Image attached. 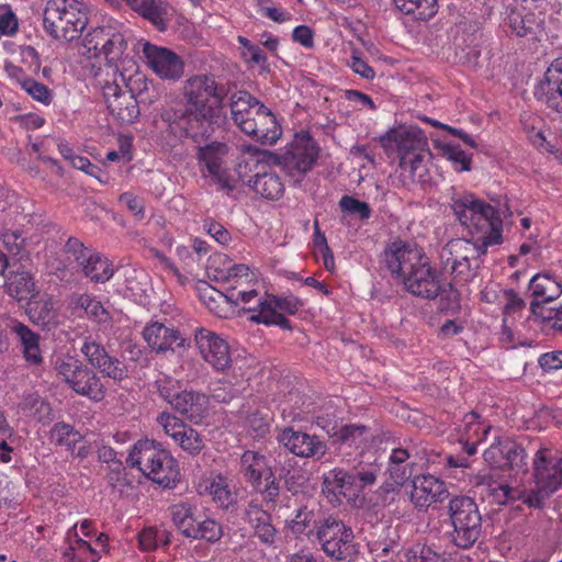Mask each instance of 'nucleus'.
<instances>
[{"label": "nucleus", "mask_w": 562, "mask_h": 562, "mask_svg": "<svg viewBox=\"0 0 562 562\" xmlns=\"http://www.w3.org/2000/svg\"><path fill=\"white\" fill-rule=\"evenodd\" d=\"M173 442L189 456H198L205 447L204 437L188 424L182 428Z\"/></svg>", "instance_id": "49"}, {"label": "nucleus", "mask_w": 562, "mask_h": 562, "mask_svg": "<svg viewBox=\"0 0 562 562\" xmlns=\"http://www.w3.org/2000/svg\"><path fill=\"white\" fill-rule=\"evenodd\" d=\"M120 81L117 78L114 79V86H110L104 95L108 98V109L113 116L122 124H130L137 119L139 111L134 98L128 93H120V82L125 83V77L121 72L119 74Z\"/></svg>", "instance_id": "24"}, {"label": "nucleus", "mask_w": 562, "mask_h": 562, "mask_svg": "<svg viewBox=\"0 0 562 562\" xmlns=\"http://www.w3.org/2000/svg\"><path fill=\"white\" fill-rule=\"evenodd\" d=\"M428 145L414 154L400 160L401 177L412 182L424 183L428 181Z\"/></svg>", "instance_id": "35"}, {"label": "nucleus", "mask_w": 562, "mask_h": 562, "mask_svg": "<svg viewBox=\"0 0 562 562\" xmlns=\"http://www.w3.org/2000/svg\"><path fill=\"white\" fill-rule=\"evenodd\" d=\"M171 517L173 524L187 537L189 529L193 527L198 516L194 515V509L190 504H177L171 508Z\"/></svg>", "instance_id": "58"}, {"label": "nucleus", "mask_w": 562, "mask_h": 562, "mask_svg": "<svg viewBox=\"0 0 562 562\" xmlns=\"http://www.w3.org/2000/svg\"><path fill=\"white\" fill-rule=\"evenodd\" d=\"M256 281V273L255 271H251L250 268L246 265H234L229 270L227 274V282L231 284V293H229V300L235 302V304H241L244 306V303L241 300H237V293L240 290H254L252 282Z\"/></svg>", "instance_id": "40"}, {"label": "nucleus", "mask_w": 562, "mask_h": 562, "mask_svg": "<svg viewBox=\"0 0 562 562\" xmlns=\"http://www.w3.org/2000/svg\"><path fill=\"white\" fill-rule=\"evenodd\" d=\"M128 5L153 24H164V12L157 0H132Z\"/></svg>", "instance_id": "57"}, {"label": "nucleus", "mask_w": 562, "mask_h": 562, "mask_svg": "<svg viewBox=\"0 0 562 562\" xmlns=\"http://www.w3.org/2000/svg\"><path fill=\"white\" fill-rule=\"evenodd\" d=\"M316 538L325 554L336 561L348 560L357 552L352 529L336 517L319 521Z\"/></svg>", "instance_id": "12"}, {"label": "nucleus", "mask_w": 562, "mask_h": 562, "mask_svg": "<svg viewBox=\"0 0 562 562\" xmlns=\"http://www.w3.org/2000/svg\"><path fill=\"white\" fill-rule=\"evenodd\" d=\"M125 295H130L134 300L142 301L147 291V276L144 271L135 269H125Z\"/></svg>", "instance_id": "53"}, {"label": "nucleus", "mask_w": 562, "mask_h": 562, "mask_svg": "<svg viewBox=\"0 0 562 562\" xmlns=\"http://www.w3.org/2000/svg\"><path fill=\"white\" fill-rule=\"evenodd\" d=\"M4 290L18 301L30 300L35 293V283L31 273L21 265L4 276Z\"/></svg>", "instance_id": "31"}, {"label": "nucleus", "mask_w": 562, "mask_h": 562, "mask_svg": "<svg viewBox=\"0 0 562 562\" xmlns=\"http://www.w3.org/2000/svg\"><path fill=\"white\" fill-rule=\"evenodd\" d=\"M228 147L223 143H211L199 148L198 159L207 171V176L222 189L232 190L236 187V180L226 166Z\"/></svg>", "instance_id": "16"}, {"label": "nucleus", "mask_w": 562, "mask_h": 562, "mask_svg": "<svg viewBox=\"0 0 562 562\" xmlns=\"http://www.w3.org/2000/svg\"><path fill=\"white\" fill-rule=\"evenodd\" d=\"M21 409L42 424L49 423L53 419L50 405L36 393H30L24 396Z\"/></svg>", "instance_id": "50"}, {"label": "nucleus", "mask_w": 562, "mask_h": 562, "mask_svg": "<svg viewBox=\"0 0 562 562\" xmlns=\"http://www.w3.org/2000/svg\"><path fill=\"white\" fill-rule=\"evenodd\" d=\"M126 464L164 487H172L179 481L177 460L161 443L148 438L139 439L133 445Z\"/></svg>", "instance_id": "5"}, {"label": "nucleus", "mask_w": 562, "mask_h": 562, "mask_svg": "<svg viewBox=\"0 0 562 562\" xmlns=\"http://www.w3.org/2000/svg\"><path fill=\"white\" fill-rule=\"evenodd\" d=\"M314 507V503L301 505L294 510V516L286 520V527L293 535L300 536L312 532V526L315 524Z\"/></svg>", "instance_id": "45"}, {"label": "nucleus", "mask_w": 562, "mask_h": 562, "mask_svg": "<svg viewBox=\"0 0 562 562\" xmlns=\"http://www.w3.org/2000/svg\"><path fill=\"white\" fill-rule=\"evenodd\" d=\"M80 351L89 364L102 375L115 381H121L126 376L125 366L117 358L111 357L103 345L97 342L92 337H85Z\"/></svg>", "instance_id": "20"}, {"label": "nucleus", "mask_w": 562, "mask_h": 562, "mask_svg": "<svg viewBox=\"0 0 562 562\" xmlns=\"http://www.w3.org/2000/svg\"><path fill=\"white\" fill-rule=\"evenodd\" d=\"M223 536V528L220 522L212 518H196L193 527L189 529L188 538L202 539L209 542H216Z\"/></svg>", "instance_id": "47"}, {"label": "nucleus", "mask_w": 562, "mask_h": 562, "mask_svg": "<svg viewBox=\"0 0 562 562\" xmlns=\"http://www.w3.org/2000/svg\"><path fill=\"white\" fill-rule=\"evenodd\" d=\"M383 261L392 278L414 296L435 300L451 288L424 249L414 243L394 240L383 252Z\"/></svg>", "instance_id": "2"}, {"label": "nucleus", "mask_w": 562, "mask_h": 562, "mask_svg": "<svg viewBox=\"0 0 562 562\" xmlns=\"http://www.w3.org/2000/svg\"><path fill=\"white\" fill-rule=\"evenodd\" d=\"M159 395L171 406V402L182 392L180 383L172 376L161 374L155 382Z\"/></svg>", "instance_id": "60"}, {"label": "nucleus", "mask_w": 562, "mask_h": 562, "mask_svg": "<svg viewBox=\"0 0 562 562\" xmlns=\"http://www.w3.org/2000/svg\"><path fill=\"white\" fill-rule=\"evenodd\" d=\"M171 407L190 423L200 425L209 412V398L195 391H182L171 402Z\"/></svg>", "instance_id": "25"}, {"label": "nucleus", "mask_w": 562, "mask_h": 562, "mask_svg": "<svg viewBox=\"0 0 562 562\" xmlns=\"http://www.w3.org/2000/svg\"><path fill=\"white\" fill-rule=\"evenodd\" d=\"M448 496L446 483L431 474L417 475L412 480L411 502L420 509H427Z\"/></svg>", "instance_id": "22"}, {"label": "nucleus", "mask_w": 562, "mask_h": 562, "mask_svg": "<svg viewBox=\"0 0 562 562\" xmlns=\"http://www.w3.org/2000/svg\"><path fill=\"white\" fill-rule=\"evenodd\" d=\"M198 491L201 495L211 496L212 499L223 508H227L234 502L228 480L221 473H211L205 476L199 483Z\"/></svg>", "instance_id": "33"}, {"label": "nucleus", "mask_w": 562, "mask_h": 562, "mask_svg": "<svg viewBox=\"0 0 562 562\" xmlns=\"http://www.w3.org/2000/svg\"><path fill=\"white\" fill-rule=\"evenodd\" d=\"M111 26L95 27L88 32L82 41L81 54L88 58L100 57Z\"/></svg>", "instance_id": "48"}, {"label": "nucleus", "mask_w": 562, "mask_h": 562, "mask_svg": "<svg viewBox=\"0 0 562 562\" xmlns=\"http://www.w3.org/2000/svg\"><path fill=\"white\" fill-rule=\"evenodd\" d=\"M21 345V350L24 359L33 366L41 364L43 361L42 351L40 348V337L33 333L26 325L22 323H14L11 326Z\"/></svg>", "instance_id": "37"}, {"label": "nucleus", "mask_w": 562, "mask_h": 562, "mask_svg": "<svg viewBox=\"0 0 562 562\" xmlns=\"http://www.w3.org/2000/svg\"><path fill=\"white\" fill-rule=\"evenodd\" d=\"M54 369L58 378L78 395L95 402L104 398L105 387L100 376L78 358L61 355L56 358Z\"/></svg>", "instance_id": "10"}, {"label": "nucleus", "mask_w": 562, "mask_h": 562, "mask_svg": "<svg viewBox=\"0 0 562 562\" xmlns=\"http://www.w3.org/2000/svg\"><path fill=\"white\" fill-rule=\"evenodd\" d=\"M157 424L164 430L165 435L172 440L177 438L182 428L187 425L182 419L169 412L160 413L156 418Z\"/></svg>", "instance_id": "63"}, {"label": "nucleus", "mask_w": 562, "mask_h": 562, "mask_svg": "<svg viewBox=\"0 0 562 562\" xmlns=\"http://www.w3.org/2000/svg\"><path fill=\"white\" fill-rule=\"evenodd\" d=\"M65 557L68 562H98L100 560L99 549L79 538L76 532L74 539L69 540Z\"/></svg>", "instance_id": "43"}, {"label": "nucleus", "mask_w": 562, "mask_h": 562, "mask_svg": "<svg viewBox=\"0 0 562 562\" xmlns=\"http://www.w3.org/2000/svg\"><path fill=\"white\" fill-rule=\"evenodd\" d=\"M318 157V147L308 135H295L277 162L295 182H300L313 168Z\"/></svg>", "instance_id": "14"}, {"label": "nucleus", "mask_w": 562, "mask_h": 562, "mask_svg": "<svg viewBox=\"0 0 562 562\" xmlns=\"http://www.w3.org/2000/svg\"><path fill=\"white\" fill-rule=\"evenodd\" d=\"M88 24V13L78 0H48L43 14L45 32L54 40L71 42Z\"/></svg>", "instance_id": "7"}, {"label": "nucleus", "mask_w": 562, "mask_h": 562, "mask_svg": "<svg viewBox=\"0 0 562 562\" xmlns=\"http://www.w3.org/2000/svg\"><path fill=\"white\" fill-rule=\"evenodd\" d=\"M449 191L453 214L470 237L451 239L441 248L439 258L445 271L464 260H480L490 247L503 243V220L493 205L454 187Z\"/></svg>", "instance_id": "1"}, {"label": "nucleus", "mask_w": 562, "mask_h": 562, "mask_svg": "<svg viewBox=\"0 0 562 562\" xmlns=\"http://www.w3.org/2000/svg\"><path fill=\"white\" fill-rule=\"evenodd\" d=\"M529 289L533 296L543 302L554 301L562 294L561 282L547 273L533 276Z\"/></svg>", "instance_id": "41"}, {"label": "nucleus", "mask_w": 562, "mask_h": 562, "mask_svg": "<svg viewBox=\"0 0 562 562\" xmlns=\"http://www.w3.org/2000/svg\"><path fill=\"white\" fill-rule=\"evenodd\" d=\"M481 483L487 486V490L493 497V502L499 505H504L515 499H521L524 502V496L528 493V491H516L507 484H498L492 481L490 476H482Z\"/></svg>", "instance_id": "52"}, {"label": "nucleus", "mask_w": 562, "mask_h": 562, "mask_svg": "<svg viewBox=\"0 0 562 562\" xmlns=\"http://www.w3.org/2000/svg\"><path fill=\"white\" fill-rule=\"evenodd\" d=\"M536 488L524 496V504L540 508L544 501L562 487V457L549 448H540L533 456Z\"/></svg>", "instance_id": "9"}, {"label": "nucleus", "mask_w": 562, "mask_h": 562, "mask_svg": "<svg viewBox=\"0 0 562 562\" xmlns=\"http://www.w3.org/2000/svg\"><path fill=\"white\" fill-rule=\"evenodd\" d=\"M194 340L201 357L213 369L223 371L232 362L227 341L216 333L207 328H199L195 331Z\"/></svg>", "instance_id": "19"}, {"label": "nucleus", "mask_w": 562, "mask_h": 562, "mask_svg": "<svg viewBox=\"0 0 562 562\" xmlns=\"http://www.w3.org/2000/svg\"><path fill=\"white\" fill-rule=\"evenodd\" d=\"M21 88L35 101L42 103L43 105H49L53 102L54 93L53 91L42 82L37 80L25 77L20 79Z\"/></svg>", "instance_id": "56"}, {"label": "nucleus", "mask_w": 562, "mask_h": 562, "mask_svg": "<svg viewBox=\"0 0 562 562\" xmlns=\"http://www.w3.org/2000/svg\"><path fill=\"white\" fill-rule=\"evenodd\" d=\"M438 0H394L395 7L416 20H429L437 13Z\"/></svg>", "instance_id": "42"}, {"label": "nucleus", "mask_w": 562, "mask_h": 562, "mask_svg": "<svg viewBox=\"0 0 562 562\" xmlns=\"http://www.w3.org/2000/svg\"><path fill=\"white\" fill-rule=\"evenodd\" d=\"M381 472V464L374 458L366 464H360L351 472L335 468L323 474L322 491L330 502L357 504L363 499L364 491L371 488Z\"/></svg>", "instance_id": "6"}, {"label": "nucleus", "mask_w": 562, "mask_h": 562, "mask_svg": "<svg viewBox=\"0 0 562 562\" xmlns=\"http://www.w3.org/2000/svg\"><path fill=\"white\" fill-rule=\"evenodd\" d=\"M449 514L454 544L461 549L471 548L479 539L482 527L477 505L471 497L456 496L449 502Z\"/></svg>", "instance_id": "11"}, {"label": "nucleus", "mask_w": 562, "mask_h": 562, "mask_svg": "<svg viewBox=\"0 0 562 562\" xmlns=\"http://www.w3.org/2000/svg\"><path fill=\"white\" fill-rule=\"evenodd\" d=\"M29 315L31 321L44 329L50 330L58 324V313L50 297H43L30 303Z\"/></svg>", "instance_id": "39"}, {"label": "nucleus", "mask_w": 562, "mask_h": 562, "mask_svg": "<svg viewBox=\"0 0 562 562\" xmlns=\"http://www.w3.org/2000/svg\"><path fill=\"white\" fill-rule=\"evenodd\" d=\"M381 143L385 151L389 155H395L398 160L428 145L426 135L417 126H401L392 130L382 137Z\"/></svg>", "instance_id": "18"}, {"label": "nucleus", "mask_w": 562, "mask_h": 562, "mask_svg": "<svg viewBox=\"0 0 562 562\" xmlns=\"http://www.w3.org/2000/svg\"><path fill=\"white\" fill-rule=\"evenodd\" d=\"M265 106L247 91H238L232 95L231 113L235 124L244 131H254V116L258 115V108Z\"/></svg>", "instance_id": "26"}, {"label": "nucleus", "mask_w": 562, "mask_h": 562, "mask_svg": "<svg viewBox=\"0 0 562 562\" xmlns=\"http://www.w3.org/2000/svg\"><path fill=\"white\" fill-rule=\"evenodd\" d=\"M239 471L265 501L273 502L279 495V484L265 454L246 450L240 457Z\"/></svg>", "instance_id": "13"}, {"label": "nucleus", "mask_w": 562, "mask_h": 562, "mask_svg": "<svg viewBox=\"0 0 562 562\" xmlns=\"http://www.w3.org/2000/svg\"><path fill=\"white\" fill-rule=\"evenodd\" d=\"M226 94V88L218 86L212 76H192L183 86L186 108L166 109L161 119L172 133L194 137L207 132Z\"/></svg>", "instance_id": "3"}, {"label": "nucleus", "mask_w": 562, "mask_h": 562, "mask_svg": "<svg viewBox=\"0 0 562 562\" xmlns=\"http://www.w3.org/2000/svg\"><path fill=\"white\" fill-rule=\"evenodd\" d=\"M126 46L127 44L123 34L111 27L106 38V45H104L101 56H104L110 67H114V72L117 71L116 61L123 56Z\"/></svg>", "instance_id": "51"}, {"label": "nucleus", "mask_w": 562, "mask_h": 562, "mask_svg": "<svg viewBox=\"0 0 562 562\" xmlns=\"http://www.w3.org/2000/svg\"><path fill=\"white\" fill-rule=\"evenodd\" d=\"M75 305L83 310L89 318L98 323H105L110 318L109 312L103 307L101 302L95 300L92 295H79L75 301Z\"/></svg>", "instance_id": "54"}, {"label": "nucleus", "mask_w": 562, "mask_h": 562, "mask_svg": "<svg viewBox=\"0 0 562 562\" xmlns=\"http://www.w3.org/2000/svg\"><path fill=\"white\" fill-rule=\"evenodd\" d=\"M143 337L147 345L157 352L171 350L175 346H181L183 342L178 330L158 322L148 324L143 330Z\"/></svg>", "instance_id": "28"}, {"label": "nucleus", "mask_w": 562, "mask_h": 562, "mask_svg": "<svg viewBox=\"0 0 562 562\" xmlns=\"http://www.w3.org/2000/svg\"><path fill=\"white\" fill-rule=\"evenodd\" d=\"M138 547L142 551H155L170 543V533L164 527H144L137 536Z\"/></svg>", "instance_id": "44"}, {"label": "nucleus", "mask_w": 562, "mask_h": 562, "mask_svg": "<svg viewBox=\"0 0 562 562\" xmlns=\"http://www.w3.org/2000/svg\"><path fill=\"white\" fill-rule=\"evenodd\" d=\"M239 299L244 303V308L251 313L250 321L277 325L282 329L291 328V323L284 314L293 315L302 306L301 301L295 296L278 297L269 294L260 296L256 290H240L237 293V300Z\"/></svg>", "instance_id": "8"}, {"label": "nucleus", "mask_w": 562, "mask_h": 562, "mask_svg": "<svg viewBox=\"0 0 562 562\" xmlns=\"http://www.w3.org/2000/svg\"><path fill=\"white\" fill-rule=\"evenodd\" d=\"M458 440L469 456L476 452V446L482 442L491 430V427L482 424L479 416L474 413H468L456 428Z\"/></svg>", "instance_id": "27"}, {"label": "nucleus", "mask_w": 562, "mask_h": 562, "mask_svg": "<svg viewBox=\"0 0 562 562\" xmlns=\"http://www.w3.org/2000/svg\"><path fill=\"white\" fill-rule=\"evenodd\" d=\"M258 115L254 116V131H244L257 142L272 145L280 138L282 131L273 113L266 106L258 108Z\"/></svg>", "instance_id": "29"}, {"label": "nucleus", "mask_w": 562, "mask_h": 562, "mask_svg": "<svg viewBox=\"0 0 562 562\" xmlns=\"http://www.w3.org/2000/svg\"><path fill=\"white\" fill-rule=\"evenodd\" d=\"M280 169L277 156L249 146L238 164L237 172L257 195L274 201L279 200L285 190Z\"/></svg>", "instance_id": "4"}, {"label": "nucleus", "mask_w": 562, "mask_h": 562, "mask_svg": "<svg viewBox=\"0 0 562 562\" xmlns=\"http://www.w3.org/2000/svg\"><path fill=\"white\" fill-rule=\"evenodd\" d=\"M144 251L145 257L153 260L158 269L173 276L180 284L187 282V277L180 272L176 265L164 252L155 247H146Z\"/></svg>", "instance_id": "55"}, {"label": "nucleus", "mask_w": 562, "mask_h": 562, "mask_svg": "<svg viewBox=\"0 0 562 562\" xmlns=\"http://www.w3.org/2000/svg\"><path fill=\"white\" fill-rule=\"evenodd\" d=\"M143 55L147 66L164 80H178L184 74L182 58L167 47L157 46L148 42L143 44Z\"/></svg>", "instance_id": "17"}, {"label": "nucleus", "mask_w": 562, "mask_h": 562, "mask_svg": "<svg viewBox=\"0 0 562 562\" xmlns=\"http://www.w3.org/2000/svg\"><path fill=\"white\" fill-rule=\"evenodd\" d=\"M437 148L442 157L452 164L456 171H469L471 169L472 158L468 155L459 144L453 142H439Z\"/></svg>", "instance_id": "46"}, {"label": "nucleus", "mask_w": 562, "mask_h": 562, "mask_svg": "<svg viewBox=\"0 0 562 562\" xmlns=\"http://www.w3.org/2000/svg\"><path fill=\"white\" fill-rule=\"evenodd\" d=\"M278 439L290 452L301 458L319 460L327 451V445L317 436L293 428L282 430Z\"/></svg>", "instance_id": "21"}, {"label": "nucleus", "mask_w": 562, "mask_h": 562, "mask_svg": "<svg viewBox=\"0 0 562 562\" xmlns=\"http://www.w3.org/2000/svg\"><path fill=\"white\" fill-rule=\"evenodd\" d=\"M65 251L68 260H74L81 268L87 278L95 282H105L113 276V267L109 259L99 252L89 249L76 239L69 238Z\"/></svg>", "instance_id": "15"}, {"label": "nucleus", "mask_w": 562, "mask_h": 562, "mask_svg": "<svg viewBox=\"0 0 562 562\" xmlns=\"http://www.w3.org/2000/svg\"><path fill=\"white\" fill-rule=\"evenodd\" d=\"M479 266V260H464L450 266L447 272L453 276L456 282L467 283L475 277Z\"/></svg>", "instance_id": "61"}, {"label": "nucleus", "mask_w": 562, "mask_h": 562, "mask_svg": "<svg viewBox=\"0 0 562 562\" xmlns=\"http://www.w3.org/2000/svg\"><path fill=\"white\" fill-rule=\"evenodd\" d=\"M342 212L357 215L360 220H368L371 216V209L367 202L355 199L353 196L344 195L339 201Z\"/></svg>", "instance_id": "62"}, {"label": "nucleus", "mask_w": 562, "mask_h": 562, "mask_svg": "<svg viewBox=\"0 0 562 562\" xmlns=\"http://www.w3.org/2000/svg\"><path fill=\"white\" fill-rule=\"evenodd\" d=\"M550 109L562 112V58L554 59L535 92Z\"/></svg>", "instance_id": "23"}, {"label": "nucleus", "mask_w": 562, "mask_h": 562, "mask_svg": "<svg viewBox=\"0 0 562 562\" xmlns=\"http://www.w3.org/2000/svg\"><path fill=\"white\" fill-rule=\"evenodd\" d=\"M317 425L327 431V434L334 439V442L339 443L340 446L359 448L368 440L369 429L362 425L349 424L328 427L323 425L319 419L317 420Z\"/></svg>", "instance_id": "34"}, {"label": "nucleus", "mask_w": 562, "mask_h": 562, "mask_svg": "<svg viewBox=\"0 0 562 562\" xmlns=\"http://www.w3.org/2000/svg\"><path fill=\"white\" fill-rule=\"evenodd\" d=\"M19 31V20L9 4L0 5V34L14 36Z\"/></svg>", "instance_id": "64"}, {"label": "nucleus", "mask_w": 562, "mask_h": 562, "mask_svg": "<svg viewBox=\"0 0 562 562\" xmlns=\"http://www.w3.org/2000/svg\"><path fill=\"white\" fill-rule=\"evenodd\" d=\"M82 439L83 437L78 430L64 422L56 423L49 431L52 443L64 447L72 456L79 458L88 456V449L85 446H80Z\"/></svg>", "instance_id": "30"}, {"label": "nucleus", "mask_w": 562, "mask_h": 562, "mask_svg": "<svg viewBox=\"0 0 562 562\" xmlns=\"http://www.w3.org/2000/svg\"><path fill=\"white\" fill-rule=\"evenodd\" d=\"M507 24L512 33L519 37L537 38L542 31V21L531 12L510 11Z\"/></svg>", "instance_id": "38"}, {"label": "nucleus", "mask_w": 562, "mask_h": 562, "mask_svg": "<svg viewBox=\"0 0 562 562\" xmlns=\"http://www.w3.org/2000/svg\"><path fill=\"white\" fill-rule=\"evenodd\" d=\"M246 520L256 537L266 546L273 547L278 540V531L271 524L270 515L258 505L250 504L246 510Z\"/></svg>", "instance_id": "32"}, {"label": "nucleus", "mask_w": 562, "mask_h": 562, "mask_svg": "<svg viewBox=\"0 0 562 562\" xmlns=\"http://www.w3.org/2000/svg\"><path fill=\"white\" fill-rule=\"evenodd\" d=\"M0 245L12 258L21 261L29 257L33 243L19 228L1 227Z\"/></svg>", "instance_id": "36"}, {"label": "nucleus", "mask_w": 562, "mask_h": 562, "mask_svg": "<svg viewBox=\"0 0 562 562\" xmlns=\"http://www.w3.org/2000/svg\"><path fill=\"white\" fill-rule=\"evenodd\" d=\"M407 562H447L446 558L426 544L417 543L407 549Z\"/></svg>", "instance_id": "59"}]
</instances>
